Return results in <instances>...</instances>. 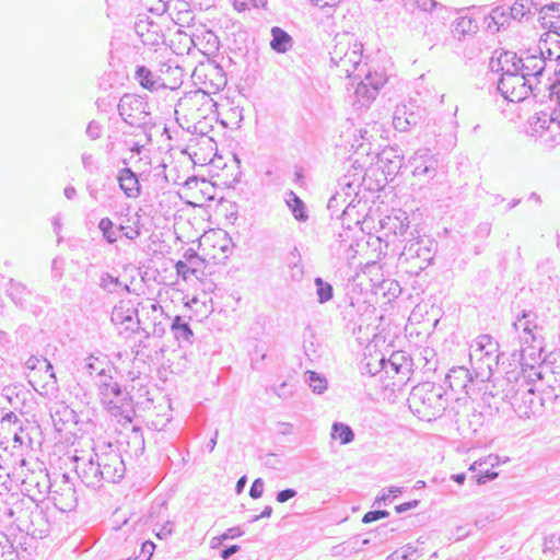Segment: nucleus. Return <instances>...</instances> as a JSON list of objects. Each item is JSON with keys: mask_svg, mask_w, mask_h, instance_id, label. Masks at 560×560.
<instances>
[{"mask_svg": "<svg viewBox=\"0 0 560 560\" xmlns=\"http://www.w3.org/2000/svg\"><path fill=\"white\" fill-rule=\"evenodd\" d=\"M537 377L553 392H560V354L558 359H555V362L545 361L539 366Z\"/></svg>", "mask_w": 560, "mask_h": 560, "instance_id": "4be33fe9", "label": "nucleus"}, {"mask_svg": "<svg viewBox=\"0 0 560 560\" xmlns=\"http://www.w3.org/2000/svg\"><path fill=\"white\" fill-rule=\"evenodd\" d=\"M418 504H419L418 500H412V501L405 502V503L396 505L395 506V511L400 514V513H404V512H407V511H409L411 509L417 508Z\"/></svg>", "mask_w": 560, "mask_h": 560, "instance_id": "338daca9", "label": "nucleus"}, {"mask_svg": "<svg viewBox=\"0 0 560 560\" xmlns=\"http://www.w3.org/2000/svg\"><path fill=\"white\" fill-rule=\"evenodd\" d=\"M103 405L113 415L122 413V409L128 405V394L122 390L118 382L103 383L100 392Z\"/></svg>", "mask_w": 560, "mask_h": 560, "instance_id": "ddd939ff", "label": "nucleus"}, {"mask_svg": "<svg viewBox=\"0 0 560 560\" xmlns=\"http://www.w3.org/2000/svg\"><path fill=\"white\" fill-rule=\"evenodd\" d=\"M97 228L101 231L103 238L108 244H115L117 242V230L115 229L114 222L109 218H102L97 224Z\"/></svg>", "mask_w": 560, "mask_h": 560, "instance_id": "58836bf2", "label": "nucleus"}, {"mask_svg": "<svg viewBox=\"0 0 560 560\" xmlns=\"http://www.w3.org/2000/svg\"><path fill=\"white\" fill-rule=\"evenodd\" d=\"M195 96L187 95L185 97H182L177 101L175 105V114L178 115L179 113L186 112L188 108L196 105Z\"/></svg>", "mask_w": 560, "mask_h": 560, "instance_id": "8fccbe9b", "label": "nucleus"}, {"mask_svg": "<svg viewBox=\"0 0 560 560\" xmlns=\"http://www.w3.org/2000/svg\"><path fill=\"white\" fill-rule=\"evenodd\" d=\"M401 492H402V488H400V487H389L387 489H384L381 492V494L377 495V498L375 500V504L381 505V503H386L389 500L390 494L397 495Z\"/></svg>", "mask_w": 560, "mask_h": 560, "instance_id": "603ef678", "label": "nucleus"}, {"mask_svg": "<svg viewBox=\"0 0 560 560\" xmlns=\"http://www.w3.org/2000/svg\"><path fill=\"white\" fill-rule=\"evenodd\" d=\"M243 534L244 530L241 527H231L222 535V539H234L242 536Z\"/></svg>", "mask_w": 560, "mask_h": 560, "instance_id": "e2e57ef3", "label": "nucleus"}, {"mask_svg": "<svg viewBox=\"0 0 560 560\" xmlns=\"http://www.w3.org/2000/svg\"><path fill=\"white\" fill-rule=\"evenodd\" d=\"M499 458L498 456L490 455L485 460H478L470 465L469 470L476 472V475L472 476V478L476 479V482L478 485L486 483L490 480H493L498 477V472L493 471L488 468V466L493 467L494 465H498Z\"/></svg>", "mask_w": 560, "mask_h": 560, "instance_id": "b1692460", "label": "nucleus"}, {"mask_svg": "<svg viewBox=\"0 0 560 560\" xmlns=\"http://www.w3.org/2000/svg\"><path fill=\"white\" fill-rule=\"evenodd\" d=\"M296 494H298L296 490L288 488V489L279 491L277 493L276 499L279 503H284V502L289 501L290 499L294 498Z\"/></svg>", "mask_w": 560, "mask_h": 560, "instance_id": "4d7b16f0", "label": "nucleus"}, {"mask_svg": "<svg viewBox=\"0 0 560 560\" xmlns=\"http://www.w3.org/2000/svg\"><path fill=\"white\" fill-rule=\"evenodd\" d=\"M94 451L103 480L113 483L120 481L126 474V465L119 450L109 443Z\"/></svg>", "mask_w": 560, "mask_h": 560, "instance_id": "1a4fd4ad", "label": "nucleus"}, {"mask_svg": "<svg viewBox=\"0 0 560 560\" xmlns=\"http://www.w3.org/2000/svg\"><path fill=\"white\" fill-rule=\"evenodd\" d=\"M545 551L549 550L552 553H556L560 550V535H550L545 539Z\"/></svg>", "mask_w": 560, "mask_h": 560, "instance_id": "864d4df0", "label": "nucleus"}, {"mask_svg": "<svg viewBox=\"0 0 560 560\" xmlns=\"http://www.w3.org/2000/svg\"><path fill=\"white\" fill-rule=\"evenodd\" d=\"M472 23L470 18H460L457 20L456 30L465 34L470 31Z\"/></svg>", "mask_w": 560, "mask_h": 560, "instance_id": "bf43d9fd", "label": "nucleus"}, {"mask_svg": "<svg viewBox=\"0 0 560 560\" xmlns=\"http://www.w3.org/2000/svg\"><path fill=\"white\" fill-rule=\"evenodd\" d=\"M386 80V75L383 72L369 71L355 88V95L358 100H364L365 102L374 100Z\"/></svg>", "mask_w": 560, "mask_h": 560, "instance_id": "f3484780", "label": "nucleus"}, {"mask_svg": "<svg viewBox=\"0 0 560 560\" xmlns=\"http://www.w3.org/2000/svg\"><path fill=\"white\" fill-rule=\"evenodd\" d=\"M112 322L115 325H124L126 331L135 332L140 328L138 310L131 301H120L112 312Z\"/></svg>", "mask_w": 560, "mask_h": 560, "instance_id": "2eb2a0df", "label": "nucleus"}, {"mask_svg": "<svg viewBox=\"0 0 560 560\" xmlns=\"http://www.w3.org/2000/svg\"><path fill=\"white\" fill-rule=\"evenodd\" d=\"M381 371L386 375L395 377L398 376V382L402 383L408 380L411 371V361L406 357L404 351H395L389 359L382 358L380 360Z\"/></svg>", "mask_w": 560, "mask_h": 560, "instance_id": "4468645a", "label": "nucleus"}, {"mask_svg": "<svg viewBox=\"0 0 560 560\" xmlns=\"http://www.w3.org/2000/svg\"><path fill=\"white\" fill-rule=\"evenodd\" d=\"M418 555L417 548L406 545L386 557V560H415Z\"/></svg>", "mask_w": 560, "mask_h": 560, "instance_id": "79ce46f5", "label": "nucleus"}, {"mask_svg": "<svg viewBox=\"0 0 560 560\" xmlns=\"http://www.w3.org/2000/svg\"><path fill=\"white\" fill-rule=\"evenodd\" d=\"M25 368L28 370L44 369L45 375H46V382L43 387L46 389H48V388L54 389L56 387L57 377L54 372L52 364L47 359H45V358L40 359V358L32 355L26 360Z\"/></svg>", "mask_w": 560, "mask_h": 560, "instance_id": "393cba45", "label": "nucleus"}, {"mask_svg": "<svg viewBox=\"0 0 560 560\" xmlns=\"http://www.w3.org/2000/svg\"><path fill=\"white\" fill-rule=\"evenodd\" d=\"M303 266L299 262H292L291 265V278L299 281L303 277Z\"/></svg>", "mask_w": 560, "mask_h": 560, "instance_id": "774afa93", "label": "nucleus"}, {"mask_svg": "<svg viewBox=\"0 0 560 560\" xmlns=\"http://www.w3.org/2000/svg\"><path fill=\"white\" fill-rule=\"evenodd\" d=\"M317 7H320L323 9H335L337 8L342 0H312Z\"/></svg>", "mask_w": 560, "mask_h": 560, "instance_id": "69168bd1", "label": "nucleus"}, {"mask_svg": "<svg viewBox=\"0 0 560 560\" xmlns=\"http://www.w3.org/2000/svg\"><path fill=\"white\" fill-rule=\"evenodd\" d=\"M174 532V523L171 521H167L156 533V537L160 539H166L168 538Z\"/></svg>", "mask_w": 560, "mask_h": 560, "instance_id": "6e6d98bb", "label": "nucleus"}, {"mask_svg": "<svg viewBox=\"0 0 560 560\" xmlns=\"http://www.w3.org/2000/svg\"><path fill=\"white\" fill-rule=\"evenodd\" d=\"M521 59L516 52L502 51V66L503 72L500 77H506L508 74H514L521 72L520 68Z\"/></svg>", "mask_w": 560, "mask_h": 560, "instance_id": "473e14b6", "label": "nucleus"}, {"mask_svg": "<svg viewBox=\"0 0 560 560\" xmlns=\"http://www.w3.org/2000/svg\"><path fill=\"white\" fill-rule=\"evenodd\" d=\"M412 105H397L393 115V126L397 131L405 132L420 120L419 113L415 112Z\"/></svg>", "mask_w": 560, "mask_h": 560, "instance_id": "6ab92c4d", "label": "nucleus"}, {"mask_svg": "<svg viewBox=\"0 0 560 560\" xmlns=\"http://www.w3.org/2000/svg\"><path fill=\"white\" fill-rule=\"evenodd\" d=\"M542 27L560 30V3H550L538 9Z\"/></svg>", "mask_w": 560, "mask_h": 560, "instance_id": "cd10ccee", "label": "nucleus"}, {"mask_svg": "<svg viewBox=\"0 0 560 560\" xmlns=\"http://www.w3.org/2000/svg\"><path fill=\"white\" fill-rule=\"evenodd\" d=\"M513 329L518 336L523 353L529 349L533 350V352L529 353V355H532L535 351L542 349V328L537 325L536 315L533 312L524 311L513 323Z\"/></svg>", "mask_w": 560, "mask_h": 560, "instance_id": "0eeeda50", "label": "nucleus"}, {"mask_svg": "<svg viewBox=\"0 0 560 560\" xmlns=\"http://www.w3.org/2000/svg\"><path fill=\"white\" fill-rule=\"evenodd\" d=\"M7 291L12 302L20 307H23L26 296L30 295L24 284L14 282L13 280H10Z\"/></svg>", "mask_w": 560, "mask_h": 560, "instance_id": "f704fd0d", "label": "nucleus"}, {"mask_svg": "<svg viewBox=\"0 0 560 560\" xmlns=\"http://www.w3.org/2000/svg\"><path fill=\"white\" fill-rule=\"evenodd\" d=\"M98 285L107 293H115L122 284L118 277H115L109 272H102L98 279Z\"/></svg>", "mask_w": 560, "mask_h": 560, "instance_id": "ea45409f", "label": "nucleus"}, {"mask_svg": "<svg viewBox=\"0 0 560 560\" xmlns=\"http://www.w3.org/2000/svg\"><path fill=\"white\" fill-rule=\"evenodd\" d=\"M470 362L481 377L489 378L499 364V343L490 335H481L470 345Z\"/></svg>", "mask_w": 560, "mask_h": 560, "instance_id": "20e7f679", "label": "nucleus"}, {"mask_svg": "<svg viewBox=\"0 0 560 560\" xmlns=\"http://www.w3.org/2000/svg\"><path fill=\"white\" fill-rule=\"evenodd\" d=\"M555 110H552L550 114L540 112L535 115L532 121V130L534 133H541L545 130L549 129V125L551 122H557V120L553 118Z\"/></svg>", "mask_w": 560, "mask_h": 560, "instance_id": "c9c22d12", "label": "nucleus"}, {"mask_svg": "<svg viewBox=\"0 0 560 560\" xmlns=\"http://www.w3.org/2000/svg\"><path fill=\"white\" fill-rule=\"evenodd\" d=\"M121 119L136 128L145 129L151 125V110L147 100L136 94H124L117 106Z\"/></svg>", "mask_w": 560, "mask_h": 560, "instance_id": "423d86ee", "label": "nucleus"}, {"mask_svg": "<svg viewBox=\"0 0 560 560\" xmlns=\"http://www.w3.org/2000/svg\"><path fill=\"white\" fill-rule=\"evenodd\" d=\"M33 510L37 512V505L34 499L27 498L15 501L12 506L5 509L4 514L8 518L16 523L19 528H25L28 532L30 525H33V521L31 520Z\"/></svg>", "mask_w": 560, "mask_h": 560, "instance_id": "dca6fc26", "label": "nucleus"}, {"mask_svg": "<svg viewBox=\"0 0 560 560\" xmlns=\"http://www.w3.org/2000/svg\"><path fill=\"white\" fill-rule=\"evenodd\" d=\"M336 44L329 52L330 61L339 69V74L352 77L359 69L363 46L348 34L336 36Z\"/></svg>", "mask_w": 560, "mask_h": 560, "instance_id": "7ed1b4c3", "label": "nucleus"}, {"mask_svg": "<svg viewBox=\"0 0 560 560\" xmlns=\"http://www.w3.org/2000/svg\"><path fill=\"white\" fill-rule=\"evenodd\" d=\"M498 91L509 102L517 103L524 101L530 93L537 96L540 89L532 79L518 72L500 77L498 80Z\"/></svg>", "mask_w": 560, "mask_h": 560, "instance_id": "6e6552de", "label": "nucleus"}, {"mask_svg": "<svg viewBox=\"0 0 560 560\" xmlns=\"http://www.w3.org/2000/svg\"><path fill=\"white\" fill-rule=\"evenodd\" d=\"M103 126L96 120H91L85 129V133L91 140H97L101 138Z\"/></svg>", "mask_w": 560, "mask_h": 560, "instance_id": "de8ad7c7", "label": "nucleus"}, {"mask_svg": "<svg viewBox=\"0 0 560 560\" xmlns=\"http://www.w3.org/2000/svg\"><path fill=\"white\" fill-rule=\"evenodd\" d=\"M271 390L282 399H288L293 395V385L289 384L288 382L281 383L279 386H275L271 388Z\"/></svg>", "mask_w": 560, "mask_h": 560, "instance_id": "49530a36", "label": "nucleus"}, {"mask_svg": "<svg viewBox=\"0 0 560 560\" xmlns=\"http://www.w3.org/2000/svg\"><path fill=\"white\" fill-rule=\"evenodd\" d=\"M136 79L140 85L149 91H158L161 88H166V84L161 77L153 73L145 66H138L136 70Z\"/></svg>", "mask_w": 560, "mask_h": 560, "instance_id": "bb28decb", "label": "nucleus"}, {"mask_svg": "<svg viewBox=\"0 0 560 560\" xmlns=\"http://www.w3.org/2000/svg\"><path fill=\"white\" fill-rule=\"evenodd\" d=\"M82 369L90 375V376H97L102 374L104 371H113V366L110 364V361L108 360L107 355L105 354H90L88 358L84 359V363Z\"/></svg>", "mask_w": 560, "mask_h": 560, "instance_id": "a878e982", "label": "nucleus"}, {"mask_svg": "<svg viewBox=\"0 0 560 560\" xmlns=\"http://www.w3.org/2000/svg\"><path fill=\"white\" fill-rule=\"evenodd\" d=\"M432 258L433 254L431 248L423 245L422 241L417 238L409 240L405 244L399 255V262L402 265L412 260H417L415 267L418 270H423L430 264Z\"/></svg>", "mask_w": 560, "mask_h": 560, "instance_id": "9b49d317", "label": "nucleus"}, {"mask_svg": "<svg viewBox=\"0 0 560 560\" xmlns=\"http://www.w3.org/2000/svg\"><path fill=\"white\" fill-rule=\"evenodd\" d=\"M412 167V175L418 178L433 180L432 185H444L442 176L439 174V159L431 153L430 149L422 148L417 150L409 159Z\"/></svg>", "mask_w": 560, "mask_h": 560, "instance_id": "9d476101", "label": "nucleus"}, {"mask_svg": "<svg viewBox=\"0 0 560 560\" xmlns=\"http://www.w3.org/2000/svg\"><path fill=\"white\" fill-rule=\"evenodd\" d=\"M264 486L265 483L261 478L255 479L249 489V495L253 499H259L264 493Z\"/></svg>", "mask_w": 560, "mask_h": 560, "instance_id": "5fc2aeb1", "label": "nucleus"}, {"mask_svg": "<svg viewBox=\"0 0 560 560\" xmlns=\"http://www.w3.org/2000/svg\"><path fill=\"white\" fill-rule=\"evenodd\" d=\"M538 10L535 0H516L510 8V14L514 20H522L527 14H532V10Z\"/></svg>", "mask_w": 560, "mask_h": 560, "instance_id": "2f4dec72", "label": "nucleus"}, {"mask_svg": "<svg viewBox=\"0 0 560 560\" xmlns=\"http://www.w3.org/2000/svg\"><path fill=\"white\" fill-rule=\"evenodd\" d=\"M417 7L425 12H431L439 3L435 0H416Z\"/></svg>", "mask_w": 560, "mask_h": 560, "instance_id": "052dcab7", "label": "nucleus"}, {"mask_svg": "<svg viewBox=\"0 0 560 560\" xmlns=\"http://www.w3.org/2000/svg\"><path fill=\"white\" fill-rule=\"evenodd\" d=\"M81 162H82L83 168L89 173H94L98 170V166H97L94 155L92 153L83 152L81 154Z\"/></svg>", "mask_w": 560, "mask_h": 560, "instance_id": "09e8293b", "label": "nucleus"}, {"mask_svg": "<svg viewBox=\"0 0 560 560\" xmlns=\"http://www.w3.org/2000/svg\"><path fill=\"white\" fill-rule=\"evenodd\" d=\"M489 68L492 72H503L502 51L499 54L498 57H492L490 59Z\"/></svg>", "mask_w": 560, "mask_h": 560, "instance_id": "680f3d73", "label": "nucleus"}, {"mask_svg": "<svg viewBox=\"0 0 560 560\" xmlns=\"http://www.w3.org/2000/svg\"><path fill=\"white\" fill-rule=\"evenodd\" d=\"M270 47L278 54H285L293 46V39L284 30L279 26H272L270 30Z\"/></svg>", "mask_w": 560, "mask_h": 560, "instance_id": "c85d7f7f", "label": "nucleus"}, {"mask_svg": "<svg viewBox=\"0 0 560 560\" xmlns=\"http://www.w3.org/2000/svg\"><path fill=\"white\" fill-rule=\"evenodd\" d=\"M155 549V545L148 540V541H144L142 545H141V553H140V557L142 559H145V560H150V558L152 557L153 555V551Z\"/></svg>", "mask_w": 560, "mask_h": 560, "instance_id": "13d9d810", "label": "nucleus"}, {"mask_svg": "<svg viewBox=\"0 0 560 560\" xmlns=\"http://www.w3.org/2000/svg\"><path fill=\"white\" fill-rule=\"evenodd\" d=\"M184 259V261H187V265L197 267L198 269L201 267L203 262L201 257L192 248H188L185 250Z\"/></svg>", "mask_w": 560, "mask_h": 560, "instance_id": "3c124183", "label": "nucleus"}, {"mask_svg": "<svg viewBox=\"0 0 560 560\" xmlns=\"http://www.w3.org/2000/svg\"><path fill=\"white\" fill-rule=\"evenodd\" d=\"M448 398L442 385L433 382H422L413 386L408 406L419 419L431 421L441 417L446 410Z\"/></svg>", "mask_w": 560, "mask_h": 560, "instance_id": "f03ea898", "label": "nucleus"}, {"mask_svg": "<svg viewBox=\"0 0 560 560\" xmlns=\"http://www.w3.org/2000/svg\"><path fill=\"white\" fill-rule=\"evenodd\" d=\"M381 226L385 231L386 236L389 234L404 236L409 229V219L406 212L398 211L381 220Z\"/></svg>", "mask_w": 560, "mask_h": 560, "instance_id": "412c9836", "label": "nucleus"}, {"mask_svg": "<svg viewBox=\"0 0 560 560\" xmlns=\"http://www.w3.org/2000/svg\"><path fill=\"white\" fill-rule=\"evenodd\" d=\"M521 63V72L533 80L534 83H539L538 78L542 75L545 71L546 63L544 61V57H541L536 49L528 50L525 56H520Z\"/></svg>", "mask_w": 560, "mask_h": 560, "instance_id": "a211bd4d", "label": "nucleus"}, {"mask_svg": "<svg viewBox=\"0 0 560 560\" xmlns=\"http://www.w3.org/2000/svg\"><path fill=\"white\" fill-rule=\"evenodd\" d=\"M171 331L178 342L192 343L194 332L189 323L182 316H175L171 324Z\"/></svg>", "mask_w": 560, "mask_h": 560, "instance_id": "c756f323", "label": "nucleus"}, {"mask_svg": "<svg viewBox=\"0 0 560 560\" xmlns=\"http://www.w3.org/2000/svg\"><path fill=\"white\" fill-rule=\"evenodd\" d=\"M548 89L550 90V100L556 103L553 118L560 127V81L550 84Z\"/></svg>", "mask_w": 560, "mask_h": 560, "instance_id": "37998d69", "label": "nucleus"}, {"mask_svg": "<svg viewBox=\"0 0 560 560\" xmlns=\"http://www.w3.org/2000/svg\"><path fill=\"white\" fill-rule=\"evenodd\" d=\"M97 378V387H98V392H101V385L103 383H114V378H113V375H112V371H104L102 374L97 375L96 376Z\"/></svg>", "mask_w": 560, "mask_h": 560, "instance_id": "0e129e2a", "label": "nucleus"}, {"mask_svg": "<svg viewBox=\"0 0 560 560\" xmlns=\"http://www.w3.org/2000/svg\"><path fill=\"white\" fill-rule=\"evenodd\" d=\"M445 382L453 392L468 394V387L472 383V377L468 369L456 366L450 370Z\"/></svg>", "mask_w": 560, "mask_h": 560, "instance_id": "aec40b11", "label": "nucleus"}, {"mask_svg": "<svg viewBox=\"0 0 560 560\" xmlns=\"http://www.w3.org/2000/svg\"><path fill=\"white\" fill-rule=\"evenodd\" d=\"M314 283L316 287V296L318 303H327L334 298V288L329 282L325 281L320 277H316Z\"/></svg>", "mask_w": 560, "mask_h": 560, "instance_id": "e433bc0d", "label": "nucleus"}, {"mask_svg": "<svg viewBox=\"0 0 560 560\" xmlns=\"http://www.w3.org/2000/svg\"><path fill=\"white\" fill-rule=\"evenodd\" d=\"M175 270L178 277L187 280L190 276H197L198 268L187 265V261L178 260L175 264Z\"/></svg>", "mask_w": 560, "mask_h": 560, "instance_id": "c03bdc74", "label": "nucleus"}, {"mask_svg": "<svg viewBox=\"0 0 560 560\" xmlns=\"http://www.w3.org/2000/svg\"><path fill=\"white\" fill-rule=\"evenodd\" d=\"M4 547L0 552V560H19L18 551L14 550L7 536H1Z\"/></svg>", "mask_w": 560, "mask_h": 560, "instance_id": "a18cd8bd", "label": "nucleus"}, {"mask_svg": "<svg viewBox=\"0 0 560 560\" xmlns=\"http://www.w3.org/2000/svg\"><path fill=\"white\" fill-rule=\"evenodd\" d=\"M285 203L298 221L305 222L308 219L305 203L294 191L289 190L285 194Z\"/></svg>", "mask_w": 560, "mask_h": 560, "instance_id": "7c9ffc66", "label": "nucleus"}, {"mask_svg": "<svg viewBox=\"0 0 560 560\" xmlns=\"http://www.w3.org/2000/svg\"><path fill=\"white\" fill-rule=\"evenodd\" d=\"M518 377L520 371H508L504 377L493 382L492 387L495 392L490 390V394L493 397L508 400L520 418L529 419L541 411L542 399L528 384L518 385Z\"/></svg>", "mask_w": 560, "mask_h": 560, "instance_id": "f257e3e1", "label": "nucleus"}, {"mask_svg": "<svg viewBox=\"0 0 560 560\" xmlns=\"http://www.w3.org/2000/svg\"><path fill=\"white\" fill-rule=\"evenodd\" d=\"M43 487L39 494L49 493V498L58 510L70 512L75 509L78 504L77 490L68 475L62 474L52 482L48 476H43Z\"/></svg>", "mask_w": 560, "mask_h": 560, "instance_id": "39448f33", "label": "nucleus"}, {"mask_svg": "<svg viewBox=\"0 0 560 560\" xmlns=\"http://www.w3.org/2000/svg\"><path fill=\"white\" fill-rule=\"evenodd\" d=\"M306 383L315 394H323L327 389L326 378L314 371L306 372Z\"/></svg>", "mask_w": 560, "mask_h": 560, "instance_id": "a19ab883", "label": "nucleus"}, {"mask_svg": "<svg viewBox=\"0 0 560 560\" xmlns=\"http://www.w3.org/2000/svg\"><path fill=\"white\" fill-rule=\"evenodd\" d=\"M536 52L544 57L545 62L547 60H560V39L555 40L553 48L548 46V39H545L544 42L540 40L536 48Z\"/></svg>", "mask_w": 560, "mask_h": 560, "instance_id": "4c0bfd02", "label": "nucleus"}, {"mask_svg": "<svg viewBox=\"0 0 560 560\" xmlns=\"http://www.w3.org/2000/svg\"><path fill=\"white\" fill-rule=\"evenodd\" d=\"M75 471L78 477L86 487L96 489L100 488L104 481L95 453L89 458L77 457Z\"/></svg>", "mask_w": 560, "mask_h": 560, "instance_id": "f8f14e48", "label": "nucleus"}, {"mask_svg": "<svg viewBox=\"0 0 560 560\" xmlns=\"http://www.w3.org/2000/svg\"><path fill=\"white\" fill-rule=\"evenodd\" d=\"M119 188L128 198H137L141 194L137 174L129 167L119 170L117 175Z\"/></svg>", "mask_w": 560, "mask_h": 560, "instance_id": "5701e85b", "label": "nucleus"}, {"mask_svg": "<svg viewBox=\"0 0 560 560\" xmlns=\"http://www.w3.org/2000/svg\"><path fill=\"white\" fill-rule=\"evenodd\" d=\"M331 438L339 440L341 444L346 445L354 440V432L348 424L334 422L331 427Z\"/></svg>", "mask_w": 560, "mask_h": 560, "instance_id": "72a5a7b5", "label": "nucleus"}]
</instances>
